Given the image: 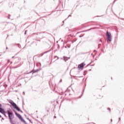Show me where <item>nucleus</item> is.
<instances>
[{"label": "nucleus", "instance_id": "f257e3e1", "mask_svg": "<svg viewBox=\"0 0 124 124\" xmlns=\"http://www.w3.org/2000/svg\"><path fill=\"white\" fill-rule=\"evenodd\" d=\"M9 103L11 104V105L15 108V109H16L17 111H19L21 112V113H23V111L20 110V108L17 106V105H16V103H14V102L11 101V102H9Z\"/></svg>", "mask_w": 124, "mask_h": 124}, {"label": "nucleus", "instance_id": "f03ea898", "mask_svg": "<svg viewBox=\"0 0 124 124\" xmlns=\"http://www.w3.org/2000/svg\"><path fill=\"white\" fill-rule=\"evenodd\" d=\"M106 36L108 40L111 42L112 41V35L111 34V33L107 31L106 33Z\"/></svg>", "mask_w": 124, "mask_h": 124}, {"label": "nucleus", "instance_id": "7ed1b4c3", "mask_svg": "<svg viewBox=\"0 0 124 124\" xmlns=\"http://www.w3.org/2000/svg\"><path fill=\"white\" fill-rule=\"evenodd\" d=\"M15 113L16 116H17V117L19 118V119L20 120V121H21V122H22V123H24V124H26V121H25V120L23 119V118L22 117L21 115H20V114L17 113L16 112H15Z\"/></svg>", "mask_w": 124, "mask_h": 124}, {"label": "nucleus", "instance_id": "20e7f679", "mask_svg": "<svg viewBox=\"0 0 124 124\" xmlns=\"http://www.w3.org/2000/svg\"><path fill=\"white\" fill-rule=\"evenodd\" d=\"M7 115H8V117L9 118V120H10V121H12V120H13V119H14V114H13V113H12V112H9V111H8L7 113Z\"/></svg>", "mask_w": 124, "mask_h": 124}, {"label": "nucleus", "instance_id": "39448f33", "mask_svg": "<svg viewBox=\"0 0 124 124\" xmlns=\"http://www.w3.org/2000/svg\"><path fill=\"white\" fill-rule=\"evenodd\" d=\"M85 65H86V64H85L84 62H82L78 65V68L79 69H83V68L85 66Z\"/></svg>", "mask_w": 124, "mask_h": 124}, {"label": "nucleus", "instance_id": "423d86ee", "mask_svg": "<svg viewBox=\"0 0 124 124\" xmlns=\"http://www.w3.org/2000/svg\"><path fill=\"white\" fill-rule=\"evenodd\" d=\"M63 58V60L65 62H66V61H68V59H70V58H68V57H65V56H64Z\"/></svg>", "mask_w": 124, "mask_h": 124}, {"label": "nucleus", "instance_id": "0eeeda50", "mask_svg": "<svg viewBox=\"0 0 124 124\" xmlns=\"http://www.w3.org/2000/svg\"><path fill=\"white\" fill-rule=\"evenodd\" d=\"M0 113H1V114H4V109L2 108H0Z\"/></svg>", "mask_w": 124, "mask_h": 124}, {"label": "nucleus", "instance_id": "6e6552de", "mask_svg": "<svg viewBox=\"0 0 124 124\" xmlns=\"http://www.w3.org/2000/svg\"><path fill=\"white\" fill-rule=\"evenodd\" d=\"M54 59H57L55 60V61H57V60H59V57H58L57 56H54Z\"/></svg>", "mask_w": 124, "mask_h": 124}, {"label": "nucleus", "instance_id": "1a4fd4ad", "mask_svg": "<svg viewBox=\"0 0 124 124\" xmlns=\"http://www.w3.org/2000/svg\"><path fill=\"white\" fill-rule=\"evenodd\" d=\"M2 114L5 116V117H6V112L5 111H4V113H2Z\"/></svg>", "mask_w": 124, "mask_h": 124}, {"label": "nucleus", "instance_id": "9d476101", "mask_svg": "<svg viewBox=\"0 0 124 124\" xmlns=\"http://www.w3.org/2000/svg\"><path fill=\"white\" fill-rule=\"evenodd\" d=\"M10 123L11 124H16L15 123H13V121H10Z\"/></svg>", "mask_w": 124, "mask_h": 124}, {"label": "nucleus", "instance_id": "9b49d317", "mask_svg": "<svg viewBox=\"0 0 124 124\" xmlns=\"http://www.w3.org/2000/svg\"><path fill=\"white\" fill-rule=\"evenodd\" d=\"M60 82V83H62V80L61 79Z\"/></svg>", "mask_w": 124, "mask_h": 124}, {"label": "nucleus", "instance_id": "f8f14e48", "mask_svg": "<svg viewBox=\"0 0 124 124\" xmlns=\"http://www.w3.org/2000/svg\"><path fill=\"white\" fill-rule=\"evenodd\" d=\"M25 34H27V31H25Z\"/></svg>", "mask_w": 124, "mask_h": 124}, {"label": "nucleus", "instance_id": "ddd939ff", "mask_svg": "<svg viewBox=\"0 0 124 124\" xmlns=\"http://www.w3.org/2000/svg\"><path fill=\"white\" fill-rule=\"evenodd\" d=\"M40 56H41V57H42V56H43V54H41L40 55Z\"/></svg>", "mask_w": 124, "mask_h": 124}, {"label": "nucleus", "instance_id": "4468645a", "mask_svg": "<svg viewBox=\"0 0 124 124\" xmlns=\"http://www.w3.org/2000/svg\"><path fill=\"white\" fill-rule=\"evenodd\" d=\"M13 45V46H14L15 45H17V44H14Z\"/></svg>", "mask_w": 124, "mask_h": 124}, {"label": "nucleus", "instance_id": "2eb2a0df", "mask_svg": "<svg viewBox=\"0 0 124 124\" xmlns=\"http://www.w3.org/2000/svg\"><path fill=\"white\" fill-rule=\"evenodd\" d=\"M0 108H1V104H0Z\"/></svg>", "mask_w": 124, "mask_h": 124}, {"label": "nucleus", "instance_id": "dca6fc26", "mask_svg": "<svg viewBox=\"0 0 124 124\" xmlns=\"http://www.w3.org/2000/svg\"><path fill=\"white\" fill-rule=\"evenodd\" d=\"M108 110H109V111H111V109L108 108Z\"/></svg>", "mask_w": 124, "mask_h": 124}, {"label": "nucleus", "instance_id": "f3484780", "mask_svg": "<svg viewBox=\"0 0 124 124\" xmlns=\"http://www.w3.org/2000/svg\"><path fill=\"white\" fill-rule=\"evenodd\" d=\"M6 50H7V49H8V47H7L6 48Z\"/></svg>", "mask_w": 124, "mask_h": 124}, {"label": "nucleus", "instance_id": "a211bd4d", "mask_svg": "<svg viewBox=\"0 0 124 124\" xmlns=\"http://www.w3.org/2000/svg\"><path fill=\"white\" fill-rule=\"evenodd\" d=\"M70 16H71V15H69L68 17H70Z\"/></svg>", "mask_w": 124, "mask_h": 124}, {"label": "nucleus", "instance_id": "6ab92c4d", "mask_svg": "<svg viewBox=\"0 0 124 124\" xmlns=\"http://www.w3.org/2000/svg\"><path fill=\"white\" fill-rule=\"evenodd\" d=\"M119 121H120V120H121V118H119Z\"/></svg>", "mask_w": 124, "mask_h": 124}, {"label": "nucleus", "instance_id": "aec40b11", "mask_svg": "<svg viewBox=\"0 0 124 124\" xmlns=\"http://www.w3.org/2000/svg\"><path fill=\"white\" fill-rule=\"evenodd\" d=\"M0 118H1V115H0Z\"/></svg>", "mask_w": 124, "mask_h": 124}, {"label": "nucleus", "instance_id": "412c9836", "mask_svg": "<svg viewBox=\"0 0 124 124\" xmlns=\"http://www.w3.org/2000/svg\"><path fill=\"white\" fill-rule=\"evenodd\" d=\"M54 118H57V117H56V116H54Z\"/></svg>", "mask_w": 124, "mask_h": 124}, {"label": "nucleus", "instance_id": "4be33fe9", "mask_svg": "<svg viewBox=\"0 0 124 124\" xmlns=\"http://www.w3.org/2000/svg\"><path fill=\"white\" fill-rule=\"evenodd\" d=\"M88 31H91V29H89Z\"/></svg>", "mask_w": 124, "mask_h": 124}, {"label": "nucleus", "instance_id": "5701e85b", "mask_svg": "<svg viewBox=\"0 0 124 124\" xmlns=\"http://www.w3.org/2000/svg\"><path fill=\"white\" fill-rule=\"evenodd\" d=\"M13 58H14V57H12V59H13Z\"/></svg>", "mask_w": 124, "mask_h": 124}, {"label": "nucleus", "instance_id": "b1692460", "mask_svg": "<svg viewBox=\"0 0 124 124\" xmlns=\"http://www.w3.org/2000/svg\"><path fill=\"white\" fill-rule=\"evenodd\" d=\"M23 93H24V94H25V92H23Z\"/></svg>", "mask_w": 124, "mask_h": 124}, {"label": "nucleus", "instance_id": "393cba45", "mask_svg": "<svg viewBox=\"0 0 124 124\" xmlns=\"http://www.w3.org/2000/svg\"><path fill=\"white\" fill-rule=\"evenodd\" d=\"M63 23H64V21H63Z\"/></svg>", "mask_w": 124, "mask_h": 124}, {"label": "nucleus", "instance_id": "a878e982", "mask_svg": "<svg viewBox=\"0 0 124 124\" xmlns=\"http://www.w3.org/2000/svg\"><path fill=\"white\" fill-rule=\"evenodd\" d=\"M101 42H102V41H101Z\"/></svg>", "mask_w": 124, "mask_h": 124}, {"label": "nucleus", "instance_id": "bb28decb", "mask_svg": "<svg viewBox=\"0 0 124 124\" xmlns=\"http://www.w3.org/2000/svg\"><path fill=\"white\" fill-rule=\"evenodd\" d=\"M8 19H10V18H9V17H8Z\"/></svg>", "mask_w": 124, "mask_h": 124}, {"label": "nucleus", "instance_id": "cd10ccee", "mask_svg": "<svg viewBox=\"0 0 124 124\" xmlns=\"http://www.w3.org/2000/svg\"><path fill=\"white\" fill-rule=\"evenodd\" d=\"M111 122H112V119L111 120Z\"/></svg>", "mask_w": 124, "mask_h": 124}]
</instances>
